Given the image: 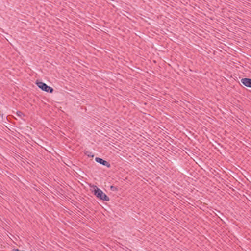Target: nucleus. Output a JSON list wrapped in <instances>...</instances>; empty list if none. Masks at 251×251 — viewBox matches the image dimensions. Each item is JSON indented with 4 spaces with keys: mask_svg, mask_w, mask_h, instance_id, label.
<instances>
[{
    "mask_svg": "<svg viewBox=\"0 0 251 251\" xmlns=\"http://www.w3.org/2000/svg\"><path fill=\"white\" fill-rule=\"evenodd\" d=\"M94 192L95 195L99 199L106 201H109V198L101 190L96 186H94Z\"/></svg>",
    "mask_w": 251,
    "mask_h": 251,
    "instance_id": "nucleus-1",
    "label": "nucleus"
},
{
    "mask_svg": "<svg viewBox=\"0 0 251 251\" xmlns=\"http://www.w3.org/2000/svg\"><path fill=\"white\" fill-rule=\"evenodd\" d=\"M36 84L39 88L45 92L51 93L53 91V89L52 87L48 86L46 83L44 82H38L36 83Z\"/></svg>",
    "mask_w": 251,
    "mask_h": 251,
    "instance_id": "nucleus-2",
    "label": "nucleus"
},
{
    "mask_svg": "<svg viewBox=\"0 0 251 251\" xmlns=\"http://www.w3.org/2000/svg\"><path fill=\"white\" fill-rule=\"evenodd\" d=\"M95 161L101 165H103L105 166H106L108 168H109L110 167V164L106 160H103L102 158H99V157H96L95 158Z\"/></svg>",
    "mask_w": 251,
    "mask_h": 251,
    "instance_id": "nucleus-3",
    "label": "nucleus"
},
{
    "mask_svg": "<svg viewBox=\"0 0 251 251\" xmlns=\"http://www.w3.org/2000/svg\"><path fill=\"white\" fill-rule=\"evenodd\" d=\"M241 83L245 86L251 88V79L244 78L241 80Z\"/></svg>",
    "mask_w": 251,
    "mask_h": 251,
    "instance_id": "nucleus-4",
    "label": "nucleus"
},
{
    "mask_svg": "<svg viewBox=\"0 0 251 251\" xmlns=\"http://www.w3.org/2000/svg\"><path fill=\"white\" fill-rule=\"evenodd\" d=\"M16 115H17L18 116H19V117H22V116L23 115V113H22V112H21V111H17V112H16Z\"/></svg>",
    "mask_w": 251,
    "mask_h": 251,
    "instance_id": "nucleus-5",
    "label": "nucleus"
},
{
    "mask_svg": "<svg viewBox=\"0 0 251 251\" xmlns=\"http://www.w3.org/2000/svg\"><path fill=\"white\" fill-rule=\"evenodd\" d=\"M114 188V186H111V189H112Z\"/></svg>",
    "mask_w": 251,
    "mask_h": 251,
    "instance_id": "nucleus-6",
    "label": "nucleus"
}]
</instances>
